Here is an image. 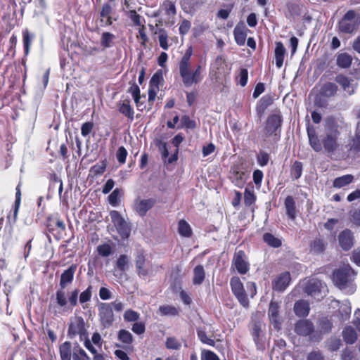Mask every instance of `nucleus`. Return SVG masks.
<instances>
[{"label":"nucleus","mask_w":360,"mask_h":360,"mask_svg":"<svg viewBox=\"0 0 360 360\" xmlns=\"http://www.w3.org/2000/svg\"><path fill=\"white\" fill-rule=\"evenodd\" d=\"M340 126L333 117L326 120L325 133L321 141L319 140L315 127L307 120V133L310 146L316 152H321L323 149L327 155H332L339 150L340 143L338 138L340 135Z\"/></svg>","instance_id":"nucleus-1"},{"label":"nucleus","mask_w":360,"mask_h":360,"mask_svg":"<svg viewBox=\"0 0 360 360\" xmlns=\"http://www.w3.org/2000/svg\"><path fill=\"white\" fill-rule=\"evenodd\" d=\"M193 53V46H189L178 63L179 73L185 87L197 85L203 79L202 66L200 64L195 66L191 65V59Z\"/></svg>","instance_id":"nucleus-2"},{"label":"nucleus","mask_w":360,"mask_h":360,"mask_svg":"<svg viewBox=\"0 0 360 360\" xmlns=\"http://www.w3.org/2000/svg\"><path fill=\"white\" fill-rule=\"evenodd\" d=\"M77 268V265L76 264H72L60 275L59 283L60 288L57 290L56 292V303L60 308H65L68 304H69L70 308H73L78 304L79 290L75 288L70 292L68 300L66 298V293L64 290L68 285L72 283Z\"/></svg>","instance_id":"nucleus-3"},{"label":"nucleus","mask_w":360,"mask_h":360,"mask_svg":"<svg viewBox=\"0 0 360 360\" xmlns=\"http://www.w3.org/2000/svg\"><path fill=\"white\" fill-rule=\"evenodd\" d=\"M283 122V115L279 110H275L267 117L262 130V146H266L269 142L272 148H275V145L281 139Z\"/></svg>","instance_id":"nucleus-4"},{"label":"nucleus","mask_w":360,"mask_h":360,"mask_svg":"<svg viewBox=\"0 0 360 360\" xmlns=\"http://www.w3.org/2000/svg\"><path fill=\"white\" fill-rule=\"evenodd\" d=\"M359 25L360 15L351 9L338 21L337 28L339 33L352 34L357 30Z\"/></svg>","instance_id":"nucleus-5"},{"label":"nucleus","mask_w":360,"mask_h":360,"mask_svg":"<svg viewBox=\"0 0 360 360\" xmlns=\"http://www.w3.org/2000/svg\"><path fill=\"white\" fill-rule=\"evenodd\" d=\"M230 286L233 294L236 297L240 305L244 308H248L250 306V302L240 278L238 276H233L230 281Z\"/></svg>","instance_id":"nucleus-6"},{"label":"nucleus","mask_w":360,"mask_h":360,"mask_svg":"<svg viewBox=\"0 0 360 360\" xmlns=\"http://www.w3.org/2000/svg\"><path fill=\"white\" fill-rule=\"evenodd\" d=\"M88 335L86 328V323L82 316H75L70 320L68 325V335L70 338L79 336L80 341H83V337Z\"/></svg>","instance_id":"nucleus-7"},{"label":"nucleus","mask_w":360,"mask_h":360,"mask_svg":"<svg viewBox=\"0 0 360 360\" xmlns=\"http://www.w3.org/2000/svg\"><path fill=\"white\" fill-rule=\"evenodd\" d=\"M354 271L349 267L340 268L334 271L333 281L340 289H345L352 281Z\"/></svg>","instance_id":"nucleus-8"},{"label":"nucleus","mask_w":360,"mask_h":360,"mask_svg":"<svg viewBox=\"0 0 360 360\" xmlns=\"http://www.w3.org/2000/svg\"><path fill=\"white\" fill-rule=\"evenodd\" d=\"M281 302L272 299L269 304L268 318L274 329L278 330L281 328L282 320L280 314Z\"/></svg>","instance_id":"nucleus-9"},{"label":"nucleus","mask_w":360,"mask_h":360,"mask_svg":"<svg viewBox=\"0 0 360 360\" xmlns=\"http://www.w3.org/2000/svg\"><path fill=\"white\" fill-rule=\"evenodd\" d=\"M98 316L101 325L104 328L110 327L115 321L111 304L103 302L98 307Z\"/></svg>","instance_id":"nucleus-10"},{"label":"nucleus","mask_w":360,"mask_h":360,"mask_svg":"<svg viewBox=\"0 0 360 360\" xmlns=\"http://www.w3.org/2000/svg\"><path fill=\"white\" fill-rule=\"evenodd\" d=\"M232 265L235 266L237 271L242 275L247 274L250 269V264L248 261L244 250H236L233 255Z\"/></svg>","instance_id":"nucleus-11"},{"label":"nucleus","mask_w":360,"mask_h":360,"mask_svg":"<svg viewBox=\"0 0 360 360\" xmlns=\"http://www.w3.org/2000/svg\"><path fill=\"white\" fill-rule=\"evenodd\" d=\"M318 330L311 337V341L319 342L323 335L330 333L333 328V322L327 316L321 317L317 321Z\"/></svg>","instance_id":"nucleus-12"},{"label":"nucleus","mask_w":360,"mask_h":360,"mask_svg":"<svg viewBox=\"0 0 360 360\" xmlns=\"http://www.w3.org/2000/svg\"><path fill=\"white\" fill-rule=\"evenodd\" d=\"M229 179L237 187L243 188L246 182V174L243 167L239 165L231 167Z\"/></svg>","instance_id":"nucleus-13"},{"label":"nucleus","mask_w":360,"mask_h":360,"mask_svg":"<svg viewBox=\"0 0 360 360\" xmlns=\"http://www.w3.org/2000/svg\"><path fill=\"white\" fill-rule=\"evenodd\" d=\"M295 332L300 336L311 338L315 333L314 323L309 319L298 320L295 324Z\"/></svg>","instance_id":"nucleus-14"},{"label":"nucleus","mask_w":360,"mask_h":360,"mask_svg":"<svg viewBox=\"0 0 360 360\" xmlns=\"http://www.w3.org/2000/svg\"><path fill=\"white\" fill-rule=\"evenodd\" d=\"M110 216L112 222L116 227L118 232L122 236L128 237L129 235V228L125 220L121 216L120 213L117 210H112L110 212Z\"/></svg>","instance_id":"nucleus-15"},{"label":"nucleus","mask_w":360,"mask_h":360,"mask_svg":"<svg viewBox=\"0 0 360 360\" xmlns=\"http://www.w3.org/2000/svg\"><path fill=\"white\" fill-rule=\"evenodd\" d=\"M354 241L353 232L349 229H344L338 235L339 245L345 251H348L353 247Z\"/></svg>","instance_id":"nucleus-16"},{"label":"nucleus","mask_w":360,"mask_h":360,"mask_svg":"<svg viewBox=\"0 0 360 360\" xmlns=\"http://www.w3.org/2000/svg\"><path fill=\"white\" fill-rule=\"evenodd\" d=\"M322 288L323 283L319 279L311 278L308 281L304 288V292L307 295L319 300V297H322L321 295Z\"/></svg>","instance_id":"nucleus-17"},{"label":"nucleus","mask_w":360,"mask_h":360,"mask_svg":"<svg viewBox=\"0 0 360 360\" xmlns=\"http://www.w3.org/2000/svg\"><path fill=\"white\" fill-rule=\"evenodd\" d=\"M156 202V200L154 198L138 200L134 204V210L140 217H143L154 207Z\"/></svg>","instance_id":"nucleus-18"},{"label":"nucleus","mask_w":360,"mask_h":360,"mask_svg":"<svg viewBox=\"0 0 360 360\" xmlns=\"http://www.w3.org/2000/svg\"><path fill=\"white\" fill-rule=\"evenodd\" d=\"M290 281V273L288 271L283 272L272 281V288L275 291L283 292L288 286Z\"/></svg>","instance_id":"nucleus-19"},{"label":"nucleus","mask_w":360,"mask_h":360,"mask_svg":"<svg viewBox=\"0 0 360 360\" xmlns=\"http://www.w3.org/2000/svg\"><path fill=\"white\" fill-rule=\"evenodd\" d=\"M274 97L271 94L263 96L257 103L255 110L257 115L261 117L265 113L266 109L273 104Z\"/></svg>","instance_id":"nucleus-20"},{"label":"nucleus","mask_w":360,"mask_h":360,"mask_svg":"<svg viewBox=\"0 0 360 360\" xmlns=\"http://www.w3.org/2000/svg\"><path fill=\"white\" fill-rule=\"evenodd\" d=\"M249 30L243 22L238 23L233 30V36L236 43L238 46H243L245 43Z\"/></svg>","instance_id":"nucleus-21"},{"label":"nucleus","mask_w":360,"mask_h":360,"mask_svg":"<svg viewBox=\"0 0 360 360\" xmlns=\"http://www.w3.org/2000/svg\"><path fill=\"white\" fill-rule=\"evenodd\" d=\"M115 7V4L112 5L109 2H105L103 4L101 10L100 11V16L101 18V21L103 22L105 20V25L110 26L115 19H113L112 17V14L113 13V8Z\"/></svg>","instance_id":"nucleus-22"},{"label":"nucleus","mask_w":360,"mask_h":360,"mask_svg":"<svg viewBox=\"0 0 360 360\" xmlns=\"http://www.w3.org/2000/svg\"><path fill=\"white\" fill-rule=\"evenodd\" d=\"M118 111L126 117L128 120L132 122L134 119V110L130 104L129 99H124L117 103Z\"/></svg>","instance_id":"nucleus-23"},{"label":"nucleus","mask_w":360,"mask_h":360,"mask_svg":"<svg viewBox=\"0 0 360 360\" xmlns=\"http://www.w3.org/2000/svg\"><path fill=\"white\" fill-rule=\"evenodd\" d=\"M46 228L49 233L54 234L56 229H59V233L64 231L65 225L57 216L51 215L46 219Z\"/></svg>","instance_id":"nucleus-24"},{"label":"nucleus","mask_w":360,"mask_h":360,"mask_svg":"<svg viewBox=\"0 0 360 360\" xmlns=\"http://www.w3.org/2000/svg\"><path fill=\"white\" fill-rule=\"evenodd\" d=\"M285 213L288 219L294 221L297 217V207L294 198L292 195H288L284 201Z\"/></svg>","instance_id":"nucleus-25"},{"label":"nucleus","mask_w":360,"mask_h":360,"mask_svg":"<svg viewBox=\"0 0 360 360\" xmlns=\"http://www.w3.org/2000/svg\"><path fill=\"white\" fill-rule=\"evenodd\" d=\"M293 309L297 316L305 318L310 311L309 303L306 300H300L295 302Z\"/></svg>","instance_id":"nucleus-26"},{"label":"nucleus","mask_w":360,"mask_h":360,"mask_svg":"<svg viewBox=\"0 0 360 360\" xmlns=\"http://www.w3.org/2000/svg\"><path fill=\"white\" fill-rule=\"evenodd\" d=\"M146 257L143 252H141L136 256L135 265L136 272L140 276H146L148 275V271L145 267Z\"/></svg>","instance_id":"nucleus-27"},{"label":"nucleus","mask_w":360,"mask_h":360,"mask_svg":"<svg viewBox=\"0 0 360 360\" xmlns=\"http://www.w3.org/2000/svg\"><path fill=\"white\" fill-rule=\"evenodd\" d=\"M285 51V48L283 44L281 41H277L276 43L274 56L276 60V65L278 68H281L283 66Z\"/></svg>","instance_id":"nucleus-28"},{"label":"nucleus","mask_w":360,"mask_h":360,"mask_svg":"<svg viewBox=\"0 0 360 360\" xmlns=\"http://www.w3.org/2000/svg\"><path fill=\"white\" fill-rule=\"evenodd\" d=\"M337 91L338 86L335 83L326 82L321 86L319 93H320L322 96L329 98L334 96Z\"/></svg>","instance_id":"nucleus-29"},{"label":"nucleus","mask_w":360,"mask_h":360,"mask_svg":"<svg viewBox=\"0 0 360 360\" xmlns=\"http://www.w3.org/2000/svg\"><path fill=\"white\" fill-rule=\"evenodd\" d=\"M263 241L269 247L273 248H278L282 246V240L276 237L271 233H265L262 236Z\"/></svg>","instance_id":"nucleus-30"},{"label":"nucleus","mask_w":360,"mask_h":360,"mask_svg":"<svg viewBox=\"0 0 360 360\" xmlns=\"http://www.w3.org/2000/svg\"><path fill=\"white\" fill-rule=\"evenodd\" d=\"M117 339L120 342L123 343L124 348H129L134 341V338L131 333L125 329H121L118 331Z\"/></svg>","instance_id":"nucleus-31"},{"label":"nucleus","mask_w":360,"mask_h":360,"mask_svg":"<svg viewBox=\"0 0 360 360\" xmlns=\"http://www.w3.org/2000/svg\"><path fill=\"white\" fill-rule=\"evenodd\" d=\"M72 360H89L90 358L81 346L75 342L72 345Z\"/></svg>","instance_id":"nucleus-32"},{"label":"nucleus","mask_w":360,"mask_h":360,"mask_svg":"<svg viewBox=\"0 0 360 360\" xmlns=\"http://www.w3.org/2000/svg\"><path fill=\"white\" fill-rule=\"evenodd\" d=\"M116 37L114 34L109 32H103L101 34L100 44L103 49L112 47L114 45V41Z\"/></svg>","instance_id":"nucleus-33"},{"label":"nucleus","mask_w":360,"mask_h":360,"mask_svg":"<svg viewBox=\"0 0 360 360\" xmlns=\"http://www.w3.org/2000/svg\"><path fill=\"white\" fill-rule=\"evenodd\" d=\"M205 278V271L201 264H198L193 269V283L194 285H201Z\"/></svg>","instance_id":"nucleus-34"},{"label":"nucleus","mask_w":360,"mask_h":360,"mask_svg":"<svg viewBox=\"0 0 360 360\" xmlns=\"http://www.w3.org/2000/svg\"><path fill=\"white\" fill-rule=\"evenodd\" d=\"M327 243L320 238H316L310 243V252L314 254L323 253L326 248Z\"/></svg>","instance_id":"nucleus-35"},{"label":"nucleus","mask_w":360,"mask_h":360,"mask_svg":"<svg viewBox=\"0 0 360 360\" xmlns=\"http://www.w3.org/2000/svg\"><path fill=\"white\" fill-rule=\"evenodd\" d=\"M59 354L61 360H71L72 357V343L65 341L59 347Z\"/></svg>","instance_id":"nucleus-36"},{"label":"nucleus","mask_w":360,"mask_h":360,"mask_svg":"<svg viewBox=\"0 0 360 360\" xmlns=\"http://www.w3.org/2000/svg\"><path fill=\"white\" fill-rule=\"evenodd\" d=\"M261 333L262 323L259 321H254L251 325L250 333L257 345L259 344Z\"/></svg>","instance_id":"nucleus-37"},{"label":"nucleus","mask_w":360,"mask_h":360,"mask_svg":"<svg viewBox=\"0 0 360 360\" xmlns=\"http://www.w3.org/2000/svg\"><path fill=\"white\" fill-rule=\"evenodd\" d=\"M344 341L347 344H353L357 340V334L355 330L351 326H347L342 331Z\"/></svg>","instance_id":"nucleus-38"},{"label":"nucleus","mask_w":360,"mask_h":360,"mask_svg":"<svg viewBox=\"0 0 360 360\" xmlns=\"http://www.w3.org/2000/svg\"><path fill=\"white\" fill-rule=\"evenodd\" d=\"M354 180V176L352 174H345L335 178L333 181V186L335 188H340L351 184Z\"/></svg>","instance_id":"nucleus-39"},{"label":"nucleus","mask_w":360,"mask_h":360,"mask_svg":"<svg viewBox=\"0 0 360 360\" xmlns=\"http://www.w3.org/2000/svg\"><path fill=\"white\" fill-rule=\"evenodd\" d=\"M352 63V56L347 53H339L337 56V65L341 68H348Z\"/></svg>","instance_id":"nucleus-40"},{"label":"nucleus","mask_w":360,"mask_h":360,"mask_svg":"<svg viewBox=\"0 0 360 360\" xmlns=\"http://www.w3.org/2000/svg\"><path fill=\"white\" fill-rule=\"evenodd\" d=\"M303 164L302 162L295 160L290 168V176L293 180L300 179L302 174Z\"/></svg>","instance_id":"nucleus-41"},{"label":"nucleus","mask_w":360,"mask_h":360,"mask_svg":"<svg viewBox=\"0 0 360 360\" xmlns=\"http://www.w3.org/2000/svg\"><path fill=\"white\" fill-rule=\"evenodd\" d=\"M178 233L180 236L186 238H190L193 234L191 226L184 219H181L178 222Z\"/></svg>","instance_id":"nucleus-42"},{"label":"nucleus","mask_w":360,"mask_h":360,"mask_svg":"<svg viewBox=\"0 0 360 360\" xmlns=\"http://www.w3.org/2000/svg\"><path fill=\"white\" fill-rule=\"evenodd\" d=\"M34 38V34H31L28 29L25 28L22 30V42L25 55H28L30 46Z\"/></svg>","instance_id":"nucleus-43"},{"label":"nucleus","mask_w":360,"mask_h":360,"mask_svg":"<svg viewBox=\"0 0 360 360\" xmlns=\"http://www.w3.org/2000/svg\"><path fill=\"white\" fill-rule=\"evenodd\" d=\"M106 167L107 161L106 160H103L100 162L93 165L89 169V173L93 177L97 176L98 175L103 174L105 172Z\"/></svg>","instance_id":"nucleus-44"},{"label":"nucleus","mask_w":360,"mask_h":360,"mask_svg":"<svg viewBox=\"0 0 360 360\" xmlns=\"http://www.w3.org/2000/svg\"><path fill=\"white\" fill-rule=\"evenodd\" d=\"M158 311L161 316H175L179 315V309L172 305L160 306Z\"/></svg>","instance_id":"nucleus-45"},{"label":"nucleus","mask_w":360,"mask_h":360,"mask_svg":"<svg viewBox=\"0 0 360 360\" xmlns=\"http://www.w3.org/2000/svg\"><path fill=\"white\" fill-rule=\"evenodd\" d=\"M196 332H197V335L202 343L206 344L207 345L212 346V347H214L215 345L214 340L207 336L206 331L204 328H197Z\"/></svg>","instance_id":"nucleus-46"},{"label":"nucleus","mask_w":360,"mask_h":360,"mask_svg":"<svg viewBox=\"0 0 360 360\" xmlns=\"http://www.w3.org/2000/svg\"><path fill=\"white\" fill-rule=\"evenodd\" d=\"M123 194L122 189L116 188L108 197V202L113 207L119 204V199Z\"/></svg>","instance_id":"nucleus-47"},{"label":"nucleus","mask_w":360,"mask_h":360,"mask_svg":"<svg viewBox=\"0 0 360 360\" xmlns=\"http://www.w3.org/2000/svg\"><path fill=\"white\" fill-rule=\"evenodd\" d=\"M127 17L133 22L135 26L143 25L145 20L136 13L135 10H129L127 12Z\"/></svg>","instance_id":"nucleus-48"},{"label":"nucleus","mask_w":360,"mask_h":360,"mask_svg":"<svg viewBox=\"0 0 360 360\" xmlns=\"http://www.w3.org/2000/svg\"><path fill=\"white\" fill-rule=\"evenodd\" d=\"M129 263V260L128 256L126 255H121L117 259L115 264L116 269L120 271L124 272L127 269Z\"/></svg>","instance_id":"nucleus-49"},{"label":"nucleus","mask_w":360,"mask_h":360,"mask_svg":"<svg viewBox=\"0 0 360 360\" xmlns=\"http://www.w3.org/2000/svg\"><path fill=\"white\" fill-rule=\"evenodd\" d=\"M15 200L14 204V210H13V221L15 222L17 219V215L19 210V207L21 202V191H20V184H19L15 188Z\"/></svg>","instance_id":"nucleus-50"},{"label":"nucleus","mask_w":360,"mask_h":360,"mask_svg":"<svg viewBox=\"0 0 360 360\" xmlns=\"http://www.w3.org/2000/svg\"><path fill=\"white\" fill-rule=\"evenodd\" d=\"M183 127L193 129L196 127L195 121L191 120L188 115H184L181 118V124L178 126L179 129Z\"/></svg>","instance_id":"nucleus-51"},{"label":"nucleus","mask_w":360,"mask_h":360,"mask_svg":"<svg viewBox=\"0 0 360 360\" xmlns=\"http://www.w3.org/2000/svg\"><path fill=\"white\" fill-rule=\"evenodd\" d=\"M158 41L162 49L168 50L169 46L168 44V35L166 30L164 29L159 30Z\"/></svg>","instance_id":"nucleus-52"},{"label":"nucleus","mask_w":360,"mask_h":360,"mask_svg":"<svg viewBox=\"0 0 360 360\" xmlns=\"http://www.w3.org/2000/svg\"><path fill=\"white\" fill-rule=\"evenodd\" d=\"M165 347L168 349L179 350L181 347V343L176 338L169 337L166 340Z\"/></svg>","instance_id":"nucleus-53"},{"label":"nucleus","mask_w":360,"mask_h":360,"mask_svg":"<svg viewBox=\"0 0 360 360\" xmlns=\"http://www.w3.org/2000/svg\"><path fill=\"white\" fill-rule=\"evenodd\" d=\"M270 159V154L262 150L259 151V153L257 155V162L260 167L266 166Z\"/></svg>","instance_id":"nucleus-54"},{"label":"nucleus","mask_w":360,"mask_h":360,"mask_svg":"<svg viewBox=\"0 0 360 360\" xmlns=\"http://www.w3.org/2000/svg\"><path fill=\"white\" fill-rule=\"evenodd\" d=\"M92 285H89L87 288L82 292L79 296V301L80 304H84L91 300L92 296Z\"/></svg>","instance_id":"nucleus-55"},{"label":"nucleus","mask_w":360,"mask_h":360,"mask_svg":"<svg viewBox=\"0 0 360 360\" xmlns=\"http://www.w3.org/2000/svg\"><path fill=\"white\" fill-rule=\"evenodd\" d=\"M163 9L168 15H175L176 13V6L174 2L170 0H165L162 4Z\"/></svg>","instance_id":"nucleus-56"},{"label":"nucleus","mask_w":360,"mask_h":360,"mask_svg":"<svg viewBox=\"0 0 360 360\" xmlns=\"http://www.w3.org/2000/svg\"><path fill=\"white\" fill-rule=\"evenodd\" d=\"M123 316L125 321L132 322L138 321L140 314L137 311L129 309L125 311Z\"/></svg>","instance_id":"nucleus-57"},{"label":"nucleus","mask_w":360,"mask_h":360,"mask_svg":"<svg viewBox=\"0 0 360 360\" xmlns=\"http://www.w3.org/2000/svg\"><path fill=\"white\" fill-rule=\"evenodd\" d=\"M256 200V196L253 191L245 188L244 191V203L245 206L249 207L252 205Z\"/></svg>","instance_id":"nucleus-58"},{"label":"nucleus","mask_w":360,"mask_h":360,"mask_svg":"<svg viewBox=\"0 0 360 360\" xmlns=\"http://www.w3.org/2000/svg\"><path fill=\"white\" fill-rule=\"evenodd\" d=\"M97 251L99 255L102 257H108L112 252L111 246L108 243H103L97 247Z\"/></svg>","instance_id":"nucleus-59"},{"label":"nucleus","mask_w":360,"mask_h":360,"mask_svg":"<svg viewBox=\"0 0 360 360\" xmlns=\"http://www.w3.org/2000/svg\"><path fill=\"white\" fill-rule=\"evenodd\" d=\"M127 155V150L124 146L119 147L116 152V158L118 162L121 165L124 164L126 162Z\"/></svg>","instance_id":"nucleus-60"},{"label":"nucleus","mask_w":360,"mask_h":360,"mask_svg":"<svg viewBox=\"0 0 360 360\" xmlns=\"http://www.w3.org/2000/svg\"><path fill=\"white\" fill-rule=\"evenodd\" d=\"M335 81L343 88L347 90L350 86V80L349 78L343 75H339L336 77Z\"/></svg>","instance_id":"nucleus-61"},{"label":"nucleus","mask_w":360,"mask_h":360,"mask_svg":"<svg viewBox=\"0 0 360 360\" xmlns=\"http://www.w3.org/2000/svg\"><path fill=\"white\" fill-rule=\"evenodd\" d=\"M201 360H220V359L214 352L203 349L201 352Z\"/></svg>","instance_id":"nucleus-62"},{"label":"nucleus","mask_w":360,"mask_h":360,"mask_svg":"<svg viewBox=\"0 0 360 360\" xmlns=\"http://www.w3.org/2000/svg\"><path fill=\"white\" fill-rule=\"evenodd\" d=\"M350 221L356 226H360V209H354L349 212Z\"/></svg>","instance_id":"nucleus-63"},{"label":"nucleus","mask_w":360,"mask_h":360,"mask_svg":"<svg viewBox=\"0 0 360 360\" xmlns=\"http://www.w3.org/2000/svg\"><path fill=\"white\" fill-rule=\"evenodd\" d=\"M307 360H325V357L320 350H313L308 353Z\"/></svg>","instance_id":"nucleus-64"}]
</instances>
